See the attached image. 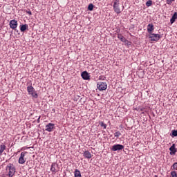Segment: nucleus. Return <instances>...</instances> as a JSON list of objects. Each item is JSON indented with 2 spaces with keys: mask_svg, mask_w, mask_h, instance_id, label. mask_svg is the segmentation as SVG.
<instances>
[{
  "mask_svg": "<svg viewBox=\"0 0 177 177\" xmlns=\"http://www.w3.org/2000/svg\"><path fill=\"white\" fill-rule=\"evenodd\" d=\"M10 27L15 30V28H17V21L12 19L10 21Z\"/></svg>",
  "mask_w": 177,
  "mask_h": 177,
  "instance_id": "0eeeda50",
  "label": "nucleus"
},
{
  "mask_svg": "<svg viewBox=\"0 0 177 177\" xmlns=\"http://www.w3.org/2000/svg\"><path fill=\"white\" fill-rule=\"evenodd\" d=\"M75 177H82L81 176V171L78 169H75L74 172Z\"/></svg>",
  "mask_w": 177,
  "mask_h": 177,
  "instance_id": "a211bd4d",
  "label": "nucleus"
},
{
  "mask_svg": "<svg viewBox=\"0 0 177 177\" xmlns=\"http://www.w3.org/2000/svg\"><path fill=\"white\" fill-rule=\"evenodd\" d=\"M171 177H177L176 171H171Z\"/></svg>",
  "mask_w": 177,
  "mask_h": 177,
  "instance_id": "cd10ccee",
  "label": "nucleus"
},
{
  "mask_svg": "<svg viewBox=\"0 0 177 177\" xmlns=\"http://www.w3.org/2000/svg\"><path fill=\"white\" fill-rule=\"evenodd\" d=\"M138 110H140V111H145V113H147L149 109L147 108V106H139Z\"/></svg>",
  "mask_w": 177,
  "mask_h": 177,
  "instance_id": "f3484780",
  "label": "nucleus"
},
{
  "mask_svg": "<svg viewBox=\"0 0 177 177\" xmlns=\"http://www.w3.org/2000/svg\"><path fill=\"white\" fill-rule=\"evenodd\" d=\"M100 124L104 128V129H106L107 128V125L103 122H100Z\"/></svg>",
  "mask_w": 177,
  "mask_h": 177,
  "instance_id": "393cba45",
  "label": "nucleus"
},
{
  "mask_svg": "<svg viewBox=\"0 0 177 177\" xmlns=\"http://www.w3.org/2000/svg\"><path fill=\"white\" fill-rule=\"evenodd\" d=\"M169 150L171 151L170 154H175L176 153L177 150L176 148H175V144H173L171 147L169 148Z\"/></svg>",
  "mask_w": 177,
  "mask_h": 177,
  "instance_id": "9b49d317",
  "label": "nucleus"
},
{
  "mask_svg": "<svg viewBox=\"0 0 177 177\" xmlns=\"http://www.w3.org/2000/svg\"><path fill=\"white\" fill-rule=\"evenodd\" d=\"M26 13H28V15H29V16H31V15H32V13L31 12V11H26Z\"/></svg>",
  "mask_w": 177,
  "mask_h": 177,
  "instance_id": "7c9ffc66",
  "label": "nucleus"
},
{
  "mask_svg": "<svg viewBox=\"0 0 177 177\" xmlns=\"http://www.w3.org/2000/svg\"><path fill=\"white\" fill-rule=\"evenodd\" d=\"M55 129V124L48 123L46 125V131L47 132H52Z\"/></svg>",
  "mask_w": 177,
  "mask_h": 177,
  "instance_id": "20e7f679",
  "label": "nucleus"
},
{
  "mask_svg": "<svg viewBox=\"0 0 177 177\" xmlns=\"http://www.w3.org/2000/svg\"><path fill=\"white\" fill-rule=\"evenodd\" d=\"M26 154H27V152L21 153V156L19 158V164H24V162H26V158H24V157H26Z\"/></svg>",
  "mask_w": 177,
  "mask_h": 177,
  "instance_id": "39448f33",
  "label": "nucleus"
},
{
  "mask_svg": "<svg viewBox=\"0 0 177 177\" xmlns=\"http://www.w3.org/2000/svg\"><path fill=\"white\" fill-rule=\"evenodd\" d=\"M136 110L137 111H140V110H139V108H136Z\"/></svg>",
  "mask_w": 177,
  "mask_h": 177,
  "instance_id": "473e14b6",
  "label": "nucleus"
},
{
  "mask_svg": "<svg viewBox=\"0 0 177 177\" xmlns=\"http://www.w3.org/2000/svg\"><path fill=\"white\" fill-rule=\"evenodd\" d=\"M35 90V88H34V87L32 86H28L27 87V91L29 94L31 93V92L34 91Z\"/></svg>",
  "mask_w": 177,
  "mask_h": 177,
  "instance_id": "6ab92c4d",
  "label": "nucleus"
},
{
  "mask_svg": "<svg viewBox=\"0 0 177 177\" xmlns=\"http://www.w3.org/2000/svg\"><path fill=\"white\" fill-rule=\"evenodd\" d=\"M27 28H28V25L24 24V25L21 26L20 30L21 31V32H24V31H26V30H27Z\"/></svg>",
  "mask_w": 177,
  "mask_h": 177,
  "instance_id": "2eb2a0df",
  "label": "nucleus"
},
{
  "mask_svg": "<svg viewBox=\"0 0 177 177\" xmlns=\"http://www.w3.org/2000/svg\"><path fill=\"white\" fill-rule=\"evenodd\" d=\"M84 156L86 158H92V154L89 151H85L84 153Z\"/></svg>",
  "mask_w": 177,
  "mask_h": 177,
  "instance_id": "4468645a",
  "label": "nucleus"
},
{
  "mask_svg": "<svg viewBox=\"0 0 177 177\" xmlns=\"http://www.w3.org/2000/svg\"><path fill=\"white\" fill-rule=\"evenodd\" d=\"M113 9H114L115 13H117L118 15H120V13H121V10L120 9V7H118V6H117V2L114 3Z\"/></svg>",
  "mask_w": 177,
  "mask_h": 177,
  "instance_id": "9d476101",
  "label": "nucleus"
},
{
  "mask_svg": "<svg viewBox=\"0 0 177 177\" xmlns=\"http://www.w3.org/2000/svg\"><path fill=\"white\" fill-rule=\"evenodd\" d=\"M118 38L120 39L122 42H125L127 41V39L122 36L121 34L118 35Z\"/></svg>",
  "mask_w": 177,
  "mask_h": 177,
  "instance_id": "dca6fc26",
  "label": "nucleus"
},
{
  "mask_svg": "<svg viewBox=\"0 0 177 177\" xmlns=\"http://www.w3.org/2000/svg\"><path fill=\"white\" fill-rule=\"evenodd\" d=\"M53 113H55L56 111V110L55 109H53Z\"/></svg>",
  "mask_w": 177,
  "mask_h": 177,
  "instance_id": "72a5a7b5",
  "label": "nucleus"
},
{
  "mask_svg": "<svg viewBox=\"0 0 177 177\" xmlns=\"http://www.w3.org/2000/svg\"><path fill=\"white\" fill-rule=\"evenodd\" d=\"M6 150V145L1 144L0 145V156H2V153Z\"/></svg>",
  "mask_w": 177,
  "mask_h": 177,
  "instance_id": "ddd939ff",
  "label": "nucleus"
},
{
  "mask_svg": "<svg viewBox=\"0 0 177 177\" xmlns=\"http://www.w3.org/2000/svg\"><path fill=\"white\" fill-rule=\"evenodd\" d=\"M171 169L177 171V162L173 164V165L171 167Z\"/></svg>",
  "mask_w": 177,
  "mask_h": 177,
  "instance_id": "4be33fe9",
  "label": "nucleus"
},
{
  "mask_svg": "<svg viewBox=\"0 0 177 177\" xmlns=\"http://www.w3.org/2000/svg\"><path fill=\"white\" fill-rule=\"evenodd\" d=\"M153 31H154V25L153 24H149L147 26V32L149 34H153Z\"/></svg>",
  "mask_w": 177,
  "mask_h": 177,
  "instance_id": "1a4fd4ad",
  "label": "nucleus"
},
{
  "mask_svg": "<svg viewBox=\"0 0 177 177\" xmlns=\"http://www.w3.org/2000/svg\"><path fill=\"white\" fill-rule=\"evenodd\" d=\"M177 19V12H175L174 15L172 16L171 19H170L171 24H174L175 23V20Z\"/></svg>",
  "mask_w": 177,
  "mask_h": 177,
  "instance_id": "f8f14e48",
  "label": "nucleus"
},
{
  "mask_svg": "<svg viewBox=\"0 0 177 177\" xmlns=\"http://www.w3.org/2000/svg\"><path fill=\"white\" fill-rule=\"evenodd\" d=\"M6 176L8 177H13L16 174V167L13 163H10L6 167Z\"/></svg>",
  "mask_w": 177,
  "mask_h": 177,
  "instance_id": "f257e3e1",
  "label": "nucleus"
},
{
  "mask_svg": "<svg viewBox=\"0 0 177 177\" xmlns=\"http://www.w3.org/2000/svg\"><path fill=\"white\" fill-rule=\"evenodd\" d=\"M29 95H31L32 97H35V99H37L38 97V93H37V91H35V90L30 93Z\"/></svg>",
  "mask_w": 177,
  "mask_h": 177,
  "instance_id": "aec40b11",
  "label": "nucleus"
},
{
  "mask_svg": "<svg viewBox=\"0 0 177 177\" xmlns=\"http://www.w3.org/2000/svg\"><path fill=\"white\" fill-rule=\"evenodd\" d=\"M171 132L173 136H177V130H173Z\"/></svg>",
  "mask_w": 177,
  "mask_h": 177,
  "instance_id": "c85d7f7f",
  "label": "nucleus"
},
{
  "mask_svg": "<svg viewBox=\"0 0 177 177\" xmlns=\"http://www.w3.org/2000/svg\"><path fill=\"white\" fill-rule=\"evenodd\" d=\"M175 0H167V5H171Z\"/></svg>",
  "mask_w": 177,
  "mask_h": 177,
  "instance_id": "c756f323",
  "label": "nucleus"
},
{
  "mask_svg": "<svg viewBox=\"0 0 177 177\" xmlns=\"http://www.w3.org/2000/svg\"><path fill=\"white\" fill-rule=\"evenodd\" d=\"M81 75L83 80H91V75H89V73H88V72L86 71L82 72Z\"/></svg>",
  "mask_w": 177,
  "mask_h": 177,
  "instance_id": "6e6552de",
  "label": "nucleus"
},
{
  "mask_svg": "<svg viewBox=\"0 0 177 177\" xmlns=\"http://www.w3.org/2000/svg\"><path fill=\"white\" fill-rule=\"evenodd\" d=\"M0 177H6V176H1Z\"/></svg>",
  "mask_w": 177,
  "mask_h": 177,
  "instance_id": "f704fd0d",
  "label": "nucleus"
},
{
  "mask_svg": "<svg viewBox=\"0 0 177 177\" xmlns=\"http://www.w3.org/2000/svg\"><path fill=\"white\" fill-rule=\"evenodd\" d=\"M56 164L55 163H53L52 165H51V167H50V171L52 172H56Z\"/></svg>",
  "mask_w": 177,
  "mask_h": 177,
  "instance_id": "412c9836",
  "label": "nucleus"
},
{
  "mask_svg": "<svg viewBox=\"0 0 177 177\" xmlns=\"http://www.w3.org/2000/svg\"><path fill=\"white\" fill-rule=\"evenodd\" d=\"M99 91H106L107 89V84L106 82H99L97 84Z\"/></svg>",
  "mask_w": 177,
  "mask_h": 177,
  "instance_id": "7ed1b4c3",
  "label": "nucleus"
},
{
  "mask_svg": "<svg viewBox=\"0 0 177 177\" xmlns=\"http://www.w3.org/2000/svg\"><path fill=\"white\" fill-rule=\"evenodd\" d=\"M120 136H121V133L120 131L115 132L114 133V137L115 138H120Z\"/></svg>",
  "mask_w": 177,
  "mask_h": 177,
  "instance_id": "b1692460",
  "label": "nucleus"
},
{
  "mask_svg": "<svg viewBox=\"0 0 177 177\" xmlns=\"http://www.w3.org/2000/svg\"><path fill=\"white\" fill-rule=\"evenodd\" d=\"M124 149V145L118 144V145H115L112 147L111 150L113 151H117V150H122Z\"/></svg>",
  "mask_w": 177,
  "mask_h": 177,
  "instance_id": "423d86ee",
  "label": "nucleus"
},
{
  "mask_svg": "<svg viewBox=\"0 0 177 177\" xmlns=\"http://www.w3.org/2000/svg\"><path fill=\"white\" fill-rule=\"evenodd\" d=\"M88 10H91V11L93 10V4L90 3L88 6Z\"/></svg>",
  "mask_w": 177,
  "mask_h": 177,
  "instance_id": "a878e982",
  "label": "nucleus"
},
{
  "mask_svg": "<svg viewBox=\"0 0 177 177\" xmlns=\"http://www.w3.org/2000/svg\"><path fill=\"white\" fill-rule=\"evenodd\" d=\"M160 38H161V35H160V34L151 33L149 35V39L152 42H153V41L158 42V41H160Z\"/></svg>",
  "mask_w": 177,
  "mask_h": 177,
  "instance_id": "f03ea898",
  "label": "nucleus"
},
{
  "mask_svg": "<svg viewBox=\"0 0 177 177\" xmlns=\"http://www.w3.org/2000/svg\"><path fill=\"white\" fill-rule=\"evenodd\" d=\"M40 118H41V116H39V118L37 119V122H39Z\"/></svg>",
  "mask_w": 177,
  "mask_h": 177,
  "instance_id": "2f4dec72",
  "label": "nucleus"
},
{
  "mask_svg": "<svg viewBox=\"0 0 177 177\" xmlns=\"http://www.w3.org/2000/svg\"><path fill=\"white\" fill-rule=\"evenodd\" d=\"M105 80H106V76H104V75H100L99 77V80L100 81H104Z\"/></svg>",
  "mask_w": 177,
  "mask_h": 177,
  "instance_id": "bb28decb",
  "label": "nucleus"
},
{
  "mask_svg": "<svg viewBox=\"0 0 177 177\" xmlns=\"http://www.w3.org/2000/svg\"><path fill=\"white\" fill-rule=\"evenodd\" d=\"M151 5H153V1L151 0L147 1L146 6H147V8H149V6H151Z\"/></svg>",
  "mask_w": 177,
  "mask_h": 177,
  "instance_id": "5701e85b",
  "label": "nucleus"
}]
</instances>
